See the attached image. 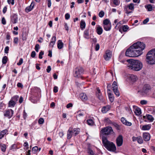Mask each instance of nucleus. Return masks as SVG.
Here are the masks:
<instances>
[{"label": "nucleus", "instance_id": "obj_1", "mask_svg": "<svg viewBox=\"0 0 155 155\" xmlns=\"http://www.w3.org/2000/svg\"><path fill=\"white\" fill-rule=\"evenodd\" d=\"M145 45L143 42H137L134 43L126 51V56L129 57H136L140 56L143 53Z\"/></svg>", "mask_w": 155, "mask_h": 155}, {"label": "nucleus", "instance_id": "obj_2", "mask_svg": "<svg viewBox=\"0 0 155 155\" xmlns=\"http://www.w3.org/2000/svg\"><path fill=\"white\" fill-rule=\"evenodd\" d=\"M127 61L128 63L127 66L129 69L133 70L138 71L141 70L143 64L140 61L133 59H128Z\"/></svg>", "mask_w": 155, "mask_h": 155}, {"label": "nucleus", "instance_id": "obj_3", "mask_svg": "<svg viewBox=\"0 0 155 155\" xmlns=\"http://www.w3.org/2000/svg\"><path fill=\"white\" fill-rule=\"evenodd\" d=\"M102 141L104 146L108 150L114 152L116 150V148L115 144L108 140L106 137L103 136Z\"/></svg>", "mask_w": 155, "mask_h": 155}, {"label": "nucleus", "instance_id": "obj_4", "mask_svg": "<svg viewBox=\"0 0 155 155\" xmlns=\"http://www.w3.org/2000/svg\"><path fill=\"white\" fill-rule=\"evenodd\" d=\"M146 61L148 64L150 65L155 64V49H153L147 53Z\"/></svg>", "mask_w": 155, "mask_h": 155}, {"label": "nucleus", "instance_id": "obj_5", "mask_svg": "<svg viewBox=\"0 0 155 155\" xmlns=\"http://www.w3.org/2000/svg\"><path fill=\"white\" fill-rule=\"evenodd\" d=\"M101 132V135H110L114 133L112 128L110 127H107L102 128Z\"/></svg>", "mask_w": 155, "mask_h": 155}, {"label": "nucleus", "instance_id": "obj_6", "mask_svg": "<svg viewBox=\"0 0 155 155\" xmlns=\"http://www.w3.org/2000/svg\"><path fill=\"white\" fill-rule=\"evenodd\" d=\"M151 87L148 84H145L143 86V90L138 91V92H140V94L142 95H144L148 94L150 91Z\"/></svg>", "mask_w": 155, "mask_h": 155}, {"label": "nucleus", "instance_id": "obj_7", "mask_svg": "<svg viewBox=\"0 0 155 155\" xmlns=\"http://www.w3.org/2000/svg\"><path fill=\"white\" fill-rule=\"evenodd\" d=\"M74 71L75 73L74 75L75 77L82 78L81 76L83 73L84 70L82 68L78 67L75 69Z\"/></svg>", "mask_w": 155, "mask_h": 155}, {"label": "nucleus", "instance_id": "obj_8", "mask_svg": "<svg viewBox=\"0 0 155 155\" xmlns=\"http://www.w3.org/2000/svg\"><path fill=\"white\" fill-rule=\"evenodd\" d=\"M18 97L17 96H14L12 98L11 100L9 102L8 105L9 107H14L16 104V101L18 100Z\"/></svg>", "mask_w": 155, "mask_h": 155}, {"label": "nucleus", "instance_id": "obj_9", "mask_svg": "<svg viewBox=\"0 0 155 155\" xmlns=\"http://www.w3.org/2000/svg\"><path fill=\"white\" fill-rule=\"evenodd\" d=\"M116 144L117 147L121 146L123 143V137L122 135H119L116 140Z\"/></svg>", "mask_w": 155, "mask_h": 155}, {"label": "nucleus", "instance_id": "obj_10", "mask_svg": "<svg viewBox=\"0 0 155 155\" xmlns=\"http://www.w3.org/2000/svg\"><path fill=\"white\" fill-rule=\"evenodd\" d=\"M13 112V111L12 109L6 110L4 113V116L7 117L8 118H10L12 117Z\"/></svg>", "mask_w": 155, "mask_h": 155}, {"label": "nucleus", "instance_id": "obj_11", "mask_svg": "<svg viewBox=\"0 0 155 155\" xmlns=\"http://www.w3.org/2000/svg\"><path fill=\"white\" fill-rule=\"evenodd\" d=\"M127 22V21L122 20L118 22L116 24L115 27V28L116 29H118L119 28V31H121V28H120V27L121 26V25L123 24L126 23Z\"/></svg>", "mask_w": 155, "mask_h": 155}, {"label": "nucleus", "instance_id": "obj_12", "mask_svg": "<svg viewBox=\"0 0 155 155\" xmlns=\"http://www.w3.org/2000/svg\"><path fill=\"white\" fill-rule=\"evenodd\" d=\"M111 57V52L109 50H107L105 52V54L104 55V59L106 61H108L110 59Z\"/></svg>", "mask_w": 155, "mask_h": 155}, {"label": "nucleus", "instance_id": "obj_13", "mask_svg": "<svg viewBox=\"0 0 155 155\" xmlns=\"http://www.w3.org/2000/svg\"><path fill=\"white\" fill-rule=\"evenodd\" d=\"M143 138L145 141H148L150 139V135L148 133H144L143 134Z\"/></svg>", "mask_w": 155, "mask_h": 155}, {"label": "nucleus", "instance_id": "obj_14", "mask_svg": "<svg viewBox=\"0 0 155 155\" xmlns=\"http://www.w3.org/2000/svg\"><path fill=\"white\" fill-rule=\"evenodd\" d=\"M35 5V2H32L30 6L27 7L25 9V12H28L31 11Z\"/></svg>", "mask_w": 155, "mask_h": 155}, {"label": "nucleus", "instance_id": "obj_15", "mask_svg": "<svg viewBox=\"0 0 155 155\" xmlns=\"http://www.w3.org/2000/svg\"><path fill=\"white\" fill-rule=\"evenodd\" d=\"M96 31L97 33L99 35H101L103 31L102 28L99 25H97L96 27Z\"/></svg>", "mask_w": 155, "mask_h": 155}, {"label": "nucleus", "instance_id": "obj_16", "mask_svg": "<svg viewBox=\"0 0 155 155\" xmlns=\"http://www.w3.org/2000/svg\"><path fill=\"white\" fill-rule=\"evenodd\" d=\"M121 122L124 124L128 126H130L132 125L131 122L127 121L125 118L124 117H122L121 119Z\"/></svg>", "mask_w": 155, "mask_h": 155}, {"label": "nucleus", "instance_id": "obj_17", "mask_svg": "<svg viewBox=\"0 0 155 155\" xmlns=\"http://www.w3.org/2000/svg\"><path fill=\"white\" fill-rule=\"evenodd\" d=\"M56 40V37L55 36H53L51 39L49 46L53 48L55 44Z\"/></svg>", "mask_w": 155, "mask_h": 155}, {"label": "nucleus", "instance_id": "obj_18", "mask_svg": "<svg viewBox=\"0 0 155 155\" xmlns=\"http://www.w3.org/2000/svg\"><path fill=\"white\" fill-rule=\"evenodd\" d=\"M110 106L108 105L102 108L101 111L103 113H105L109 110L110 109Z\"/></svg>", "mask_w": 155, "mask_h": 155}, {"label": "nucleus", "instance_id": "obj_19", "mask_svg": "<svg viewBox=\"0 0 155 155\" xmlns=\"http://www.w3.org/2000/svg\"><path fill=\"white\" fill-rule=\"evenodd\" d=\"M134 4L133 3H130L127 5H125L124 7L125 8H128L129 10L133 11L134 9Z\"/></svg>", "mask_w": 155, "mask_h": 155}, {"label": "nucleus", "instance_id": "obj_20", "mask_svg": "<svg viewBox=\"0 0 155 155\" xmlns=\"http://www.w3.org/2000/svg\"><path fill=\"white\" fill-rule=\"evenodd\" d=\"M97 92L96 93V95L98 98L100 100H103V97L101 93L100 90L99 88H97Z\"/></svg>", "mask_w": 155, "mask_h": 155}, {"label": "nucleus", "instance_id": "obj_21", "mask_svg": "<svg viewBox=\"0 0 155 155\" xmlns=\"http://www.w3.org/2000/svg\"><path fill=\"white\" fill-rule=\"evenodd\" d=\"M83 36L84 38L87 39H89L90 38L88 29L84 31Z\"/></svg>", "mask_w": 155, "mask_h": 155}, {"label": "nucleus", "instance_id": "obj_22", "mask_svg": "<svg viewBox=\"0 0 155 155\" xmlns=\"http://www.w3.org/2000/svg\"><path fill=\"white\" fill-rule=\"evenodd\" d=\"M18 19L17 15H14L12 18L11 21L13 24H15L17 23Z\"/></svg>", "mask_w": 155, "mask_h": 155}, {"label": "nucleus", "instance_id": "obj_23", "mask_svg": "<svg viewBox=\"0 0 155 155\" xmlns=\"http://www.w3.org/2000/svg\"><path fill=\"white\" fill-rule=\"evenodd\" d=\"M80 97L83 101H85L87 99L86 94L84 93H82L80 94Z\"/></svg>", "mask_w": 155, "mask_h": 155}, {"label": "nucleus", "instance_id": "obj_24", "mask_svg": "<svg viewBox=\"0 0 155 155\" xmlns=\"http://www.w3.org/2000/svg\"><path fill=\"white\" fill-rule=\"evenodd\" d=\"M74 134V132L73 130H70L69 129L67 132V138L68 139H70L72 137V136Z\"/></svg>", "mask_w": 155, "mask_h": 155}, {"label": "nucleus", "instance_id": "obj_25", "mask_svg": "<svg viewBox=\"0 0 155 155\" xmlns=\"http://www.w3.org/2000/svg\"><path fill=\"white\" fill-rule=\"evenodd\" d=\"M104 30L106 31H110L111 28V24L103 25Z\"/></svg>", "mask_w": 155, "mask_h": 155}, {"label": "nucleus", "instance_id": "obj_26", "mask_svg": "<svg viewBox=\"0 0 155 155\" xmlns=\"http://www.w3.org/2000/svg\"><path fill=\"white\" fill-rule=\"evenodd\" d=\"M134 113L136 115H139L141 113L140 109L137 107H136L135 108Z\"/></svg>", "mask_w": 155, "mask_h": 155}, {"label": "nucleus", "instance_id": "obj_27", "mask_svg": "<svg viewBox=\"0 0 155 155\" xmlns=\"http://www.w3.org/2000/svg\"><path fill=\"white\" fill-rule=\"evenodd\" d=\"M145 7L148 11H151L153 10V7L152 5L150 4H148L145 5Z\"/></svg>", "mask_w": 155, "mask_h": 155}, {"label": "nucleus", "instance_id": "obj_28", "mask_svg": "<svg viewBox=\"0 0 155 155\" xmlns=\"http://www.w3.org/2000/svg\"><path fill=\"white\" fill-rule=\"evenodd\" d=\"M63 43L60 40L58 41L57 47L58 49H61L63 47Z\"/></svg>", "mask_w": 155, "mask_h": 155}, {"label": "nucleus", "instance_id": "obj_29", "mask_svg": "<svg viewBox=\"0 0 155 155\" xmlns=\"http://www.w3.org/2000/svg\"><path fill=\"white\" fill-rule=\"evenodd\" d=\"M86 24L84 21L81 20L80 23V27L82 30H83L85 28Z\"/></svg>", "mask_w": 155, "mask_h": 155}, {"label": "nucleus", "instance_id": "obj_30", "mask_svg": "<svg viewBox=\"0 0 155 155\" xmlns=\"http://www.w3.org/2000/svg\"><path fill=\"white\" fill-rule=\"evenodd\" d=\"M8 132V130L6 129L3 130L2 131L0 134V139L3 137L5 134Z\"/></svg>", "mask_w": 155, "mask_h": 155}, {"label": "nucleus", "instance_id": "obj_31", "mask_svg": "<svg viewBox=\"0 0 155 155\" xmlns=\"http://www.w3.org/2000/svg\"><path fill=\"white\" fill-rule=\"evenodd\" d=\"M136 80V78H127L126 80V81L132 84L135 82Z\"/></svg>", "mask_w": 155, "mask_h": 155}, {"label": "nucleus", "instance_id": "obj_32", "mask_svg": "<svg viewBox=\"0 0 155 155\" xmlns=\"http://www.w3.org/2000/svg\"><path fill=\"white\" fill-rule=\"evenodd\" d=\"M108 96L110 101L111 102H113L114 100V97L113 95L111 93H108Z\"/></svg>", "mask_w": 155, "mask_h": 155}, {"label": "nucleus", "instance_id": "obj_33", "mask_svg": "<svg viewBox=\"0 0 155 155\" xmlns=\"http://www.w3.org/2000/svg\"><path fill=\"white\" fill-rule=\"evenodd\" d=\"M150 127L149 125H145L143 126L142 129L143 130H148L150 129Z\"/></svg>", "mask_w": 155, "mask_h": 155}, {"label": "nucleus", "instance_id": "obj_34", "mask_svg": "<svg viewBox=\"0 0 155 155\" xmlns=\"http://www.w3.org/2000/svg\"><path fill=\"white\" fill-rule=\"evenodd\" d=\"M109 24H111V23L109 19H106L104 20L103 25H108Z\"/></svg>", "mask_w": 155, "mask_h": 155}, {"label": "nucleus", "instance_id": "obj_35", "mask_svg": "<svg viewBox=\"0 0 155 155\" xmlns=\"http://www.w3.org/2000/svg\"><path fill=\"white\" fill-rule=\"evenodd\" d=\"M73 131L74 132V134H75V136H76L77 135L79 134L80 129L79 128H74L73 130Z\"/></svg>", "mask_w": 155, "mask_h": 155}, {"label": "nucleus", "instance_id": "obj_36", "mask_svg": "<svg viewBox=\"0 0 155 155\" xmlns=\"http://www.w3.org/2000/svg\"><path fill=\"white\" fill-rule=\"evenodd\" d=\"M122 30L123 31L126 32L127 31V30L128 29L129 27L127 25H123L122 26Z\"/></svg>", "mask_w": 155, "mask_h": 155}, {"label": "nucleus", "instance_id": "obj_37", "mask_svg": "<svg viewBox=\"0 0 155 155\" xmlns=\"http://www.w3.org/2000/svg\"><path fill=\"white\" fill-rule=\"evenodd\" d=\"M8 59L7 57L6 56H4L2 59V63L3 64H5L6 63Z\"/></svg>", "mask_w": 155, "mask_h": 155}, {"label": "nucleus", "instance_id": "obj_38", "mask_svg": "<svg viewBox=\"0 0 155 155\" xmlns=\"http://www.w3.org/2000/svg\"><path fill=\"white\" fill-rule=\"evenodd\" d=\"M137 140L138 142L140 144L142 143H143V140L142 139V137L140 136H139L137 137Z\"/></svg>", "mask_w": 155, "mask_h": 155}, {"label": "nucleus", "instance_id": "obj_39", "mask_svg": "<svg viewBox=\"0 0 155 155\" xmlns=\"http://www.w3.org/2000/svg\"><path fill=\"white\" fill-rule=\"evenodd\" d=\"M147 117L148 120L150 121H153L154 120V118L150 114H148L146 115Z\"/></svg>", "mask_w": 155, "mask_h": 155}, {"label": "nucleus", "instance_id": "obj_40", "mask_svg": "<svg viewBox=\"0 0 155 155\" xmlns=\"http://www.w3.org/2000/svg\"><path fill=\"white\" fill-rule=\"evenodd\" d=\"M88 153L91 155H94V153L93 151L90 148V147H88L87 148Z\"/></svg>", "mask_w": 155, "mask_h": 155}, {"label": "nucleus", "instance_id": "obj_41", "mask_svg": "<svg viewBox=\"0 0 155 155\" xmlns=\"http://www.w3.org/2000/svg\"><path fill=\"white\" fill-rule=\"evenodd\" d=\"M0 147H1V150L3 152L5 151L6 150V147L5 144H1V145Z\"/></svg>", "mask_w": 155, "mask_h": 155}, {"label": "nucleus", "instance_id": "obj_42", "mask_svg": "<svg viewBox=\"0 0 155 155\" xmlns=\"http://www.w3.org/2000/svg\"><path fill=\"white\" fill-rule=\"evenodd\" d=\"M87 124L89 125L92 126L94 124L93 120L91 119L88 120H87Z\"/></svg>", "mask_w": 155, "mask_h": 155}, {"label": "nucleus", "instance_id": "obj_43", "mask_svg": "<svg viewBox=\"0 0 155 155\" xmlns=\"http://www.w3.org/2000/svg\"><path fill=\"white\" fill-rule=\"evenodd\" d=\"M113 90V92L116 96H120V93L118 88L115 89H114Z\"/></svg>", "mask_w": 155, "mask_h": 155}, {"label": "nucleus", "instance_id": "obj_44", "mask_svg": "<svg viewBox=\"0 0 155 155\" xmlns=\"http://www.w3.org/2000/svg\"><path fill=\"white\" fill-rule=\"evenodd\" d=\"M120 3V0H114L113 1V3L114 5L116 6L118 5Z\"/></svg>", "mask_w": 155, "mask_h": 155}, {"label": "nucleus", "instance_id": "obj_45", "mask_svg": "<svg viewBox=\"0 0 155 155\" xmlns=\"http://www.w3.org/2000/svg\"><path fill=\"white\" fill-rule=\"evenodd\" d=\"M40 48V46L38 44H36L35 47V50L37 52H38L39 51V49Z\"/></svg>", "mask_w": 155, "mask_h": 155}, {"label": "nucleus", "instance_id": "obj_46", "mask_svg": "<svg viewBox=\"0 0 155 155\" xmlns=\"http://www.w3.org/2000/svg\"><path fill=\"white\" fill-rule=\"evenodd\" d=\"M104 15V12L103 11H101L99 13L98 15L100 17L102 18L103 17Z\"/></svg>", "mask_w": 155, "mask_h": 155}, {"label": "nucleus", "instance_id": "obj_47", "mask_svg": "<svg viewBox=\"0 0 155 155\" xmlns=\"http://www.w3.org/2000/svg\"><path fill=\"white\" fill-rule=\"evenodd\" d=\"M38 122L39 124H42L44 122V120L43 118H41L39 119Z\"/></svg>", "mask_w": 155, "mask_h": 155}, {"label": "nucleus", "instance_id": "obj_48", "mask_svg": "<svg viewBox=\"0 0 155 155\" xmlns=\"http://www.w3.org/2000/svg\"><path fill=\"white\" fill-rule=\"evenodd\" d=\"M38 150V148L37 146L34 147L32 149V151H33L34 153H35Z\"/></svg>", "mask_w": 155, "mask_h": 155}, {"label": "nucleus", "instance_id": "obj_49", "mask_svg": "<svg viewBox=\"0 0 155 155\" xmlns=\"http://www.w3.org/2000/svg\"><path fill=\"white\" fill-rule=\"evenodd\" d=\"M104 121L105 122L108 123L109 124L112 123L111 121L108 118H105V119Z\"/></svg>", "mask_w": 155, "mask_h": 155}, {"label": "nucleus", "instance_id": "obj_50", "mask_svg": "<svg viewBox=\"0 0 155 155\" xmlns=\"http://www.w3.org/2000/svg\"><path fill=\"white\" fill-rule=\"evenodd\" d=\"M23 62V59L22 58H21L19 61L18 62L17 64L18 65H21Z\"/></svg>", "mask_w": 155, "mask_h": 155}, {"label": "nucleus", "instance_id": "obj_51", "mask_svg": "<svg viewBox=\"0 0 155 155\" xmlns=\"http://www.w3.org/2000/svg\"><path fill=\"white\" fill-rule=\"evenodd\" d=\"M44 52L42 51H41V52L39 53V58L40 59H42V56L44 54Z\"/></svg>", "mask_w": 155, "mask_h": 155}, {"label": "nucleus", "instance_id": "obj_52", "mask_svg": "<svg viewBox=\"0 0 155 155\" xmlns=\"http://www.w3.org/2000/svg\"><path fill=\"white\" fill-rule=\"evenodd\" d=\"M15 0H7V2L8 4H11L12 5H13L14 4Z\"/></svg>", "mask_w": 155, "mask_h": 155}, {"label": "nucleus", "instance_id": "obj_53", "mask_svg": "<svg viewBox=\"0 0 155 155\" xmlns=\"http://www.w3.org/2000/svg\"><path fill=\"white\" fill-rule=\"evenodd\" d=\"M48 6V8H50L51 5V0H47Z\"/></svg>", "mask_w": 155, "mask_h": 155}, {"label": "nucleus", "instance_id": "obj_54", "mask_svg": "<svg viewBox=\"0 0 155 155\" xmlns=\"http://www.w3.org/2000/svg\"><path fill=\"white\" fill-rule=\"evenodd\" d=\"M18 38L17 37L15 38L14 39V42L16 44H17L18 43Z\"/></svg>", "mask_w": 155, "mask_h": 155}, {"label": "nucleus", "instance_id": "obj_55", "mask_svg": "<svg viewBox=\"0 0 155 155\" xmlns=\"http://www.w3.org/2000/svg\"><path fill=\"white\" fill-rule=\"evenodd\" d=\"M140 103L142 105L145 104L147 103V101H146L143 100L140 101Z\"/></svg>", "mask_w": 155, "mask_h": 155}, {"label": "nucleus", "instance_id": "obj_56", "mask_svg": "<svg viewBox=\"0 0 155 155\" xmlns=\"http://www.w3.org/2000/svg\"><path fill=\"white\" fill-rule=\"evenodd\" d=\"M99 48H100V45H99V44H97L95 46V49L96 51H98L99 50Z\"/></svg>", "mask_w": 155, "mask_h": 155}, {"label": "nucleus", "instance_id": "obj_57", "mask_svg": "<svg viewBox=\"0 0 155 155\" xmlns=\"http://www.w3.org/2000/svg\"><path fill=\"white\" fill-rule=\"evenodd\" d=\"M36 55V53L35 51H33L32 52L31 54V57L34 58Z\"/></svg>", "mask_w": 155, "mask_h": 155}, {"label": "nucleus", "instance_id": "obj_58", "mask_svg": "<svg viewBox=\"0 0 155 155\" xmlns=\"http://www.w3.org/2000/svg\"><path fill=\"white\" fill-rule=\"evenodd\" d=\"M65 18L66 20L68 19L70 17V15L68 13H67L65 15Z\"/></svg>", "mask_w": 155, "mask_h": 155}, {"label": "nucleus", "instance_id": "obj_59", "mask_svg": "<svg viewBox=\"0 0 155 155\" xmlns=\"http://www.w3.org/2000/svg\"><path fill=\"white\" fill-rule=\"evenodd\" d=\"M149 21V19L148 18H146L143 21V23L144 24H145L147 23Z\"/></svg>", "mask_w": 155, "mask_h": 155}, {"label": "nucleus", "instance_id": "obj_60", "mask_svg": "<svg viewBox=\"0 0 155 155\" xmlns=\"http://www.w3.org/2000/svg\"><path fill=\"white\" fill-rule=\"evenodd\" d=\"M124 10L125 11V13L127 14H129L131 13V12L130 11H129L128 10V9L125 8V7H124Z\"/></svg>", "mask_w": 155, "mask_h": 155}, {"label": "nucleus", "instance_id": "obj_61", "mask_svg": "<svg viewBox=\"0 0 155 155\" xmlns=\"http://www.w3.org/2000/svg\"><path fill=\"white\" fill-rule=\"evenodd\" d=\"M2 23L3 25H5L6 23L4 17H3L2 19Z\"/></svg>", "mask_w": 155, "mask_h": 155}, {"label": "nucleus", "instance_id": "obj_62", "mask_svg": "<svg viewBox=\"0 0 155 155\" xmlns=\"http://www.w3.org/2000/svg\"><path fill=\"white\" fill-rule=\"evenodd\" d=\"M9 51V47L8 46H6L5 49V53H8Z\"/></svg>", "mask_w": 155, "mask_h": 155}, {"label": "nucleus", "instance_id": "obj_63", "mask_svg": "<svg viewBox=\"0 0 155 155\" xmlns=\"http://www.w3.org/2000/svg\"><path fill=\"white\" fill-rule=\"evenodd\" d=\"M53 91L54 93H56L58 91V87L56 86H55L54 87Z\"/></svg>", "mask_w": 155, "mask_h": 155}, {"label": "nucleus", "instance_id": "obj_64", "mask_svg": "<svg viewBox=\"0 0 155 155\" xmlns=\"http://www.w3.org/2000/svg\"><path fill=\"white\" fill-rule=\"evenodd\" d=\"M51 70V67L50 66H49L46 69L47 72L48 73H49Z\"/></svg>", "mask_w": 155, "mask_h": 155}]
</instances>
